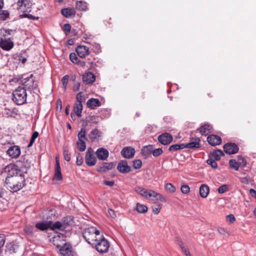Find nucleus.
<instances>
[{
  "label": "nucleus",
  "instance_id": "62",
  "mask_svg": "<svg viewBox=\"0 0 256 256\" xmlns=\"http://www.w3.org/2000/svg\"><path fill=\"white\" fill-rule=\"evenodd\" d=\"M80 83L78 82H76L74 84V86L72 87V90L74 92H76V91H78L80 89Z\"/></svg>",
  "mask_w": 256,
  "mask_h": 256
},
{
  "label": "nucleus",
  "instance_id": "24",
  "mask_svg": "<svg viewBox=\"0 0 256 256\" xmlns=\"http://www.w3.org/2000/svg\"><path fill=\"white\" fill-rule=\"evenodd\" d=\"M22 85V88L25 89L26 92V90L32 91L37 88V85L34 84V81H24Z\"/></svg>",
  "mask_w": 256,
  "mask_h": 256
},
{
  "label": "nucleus",
  "instance_id": "43",
  "mask_svg": "<svg viewBox=\"0 0 256 256\" xmlns=\"http://www.w3.org/2000/svg\"><path fill=\"white\" fill-rule=\"evenodd\" d=\"M229 165L231 168H234L236 170H238L239 166L235 160H230L229 161Z\"/></svg>",
  "mask_w": 256,
  "mask_h": 256
},
{
  "label": "nucleus",
  "instance_id": "33",
  "mask_svg": "<svg viewBox=\"0 0 256 256\" xmlns=\"http://www.w3.org/2000/svg\"><path fill=\"white\" fill-rule=\"evenodd\" d=\"M62 221L65 228H66L68 226L74 223V218L72 216H66L63 218Z\"/></svg>",
  "mask_w": 256,
  "mask_h": 256
},
{
  "label": "nucleus",
  "instance_id": "51",
  "mask_svg": "<svg viewBox=\"0 0 256 256\" xmlns=\"http://www.w3.org/2000/svg\"><path fill=\"white\" fill-rule=\"evenodd\" d=\"M83 162H84V160H83V158L82 156V155L80 153L77 154L76 161V164L78 166H80L83 164Z\"/></svg>",
  "mask_w": 256,
  "mask_h": 256
},
{
  "label": "nucleus",
  "instance_id": "10",
  "mask_svg": "<svg viewBox=\"0 0 256 256\" xmlns=\"http://www.w3.org/2000/svg\"><path fill=\"white\" fill-rule=\"evenodd\" d=\"M117 169L119 172L122 174H127L132 171V168L128 164L126 160H120L117 166Z\"/></svg>",
  "mask_w": 256,
  "mask_h": 256
},
{
  "label": "nucleus",
  "instance_id": "27",
  "mask_svg": "<svg viewBox=\"0 0 256 256\" xmlns=\"http://www.w3.org/2000/svg\"><path fill=\"white\" fill-rule=\"evenodd\" d=\"M224 154L220 150H216L210 154L209 157L214 159L216 160H219L221 156H224Z\"/></svg>",
  "mask_w": 256,
  "mask_h": 256
},
{
  "label": "nucleus",
  "instance_id": "54",
  "mask_svg": "<svg viewBox=\"0 0 256 256\" xmlns=\"http://www.w3.org/2000/svg\"><path fill=\"white\" fill-rule=\"evenodd\" d=\"M70 59L74 64L78 62V58L77 57L76 54L74 52L70 54Z\"/></svg>",
  "mask_w": 256,
  "mask_h": 256
},
{
  "label": "nucleus",
  "instance_id": "56",
  "mask_svg": "<svg viewBox=\"0 0 256 256\" xmlns=\"http://www.w3.org/2000/svg\"><path fill=\"white\" fill-rule=\"evenodd\" d=\"M161 207L160 204H156L152 206V212L156 214H158L160 210Z\"/></svg>",
  "mask_w": 256,
  "mask_h": 256
},
{
  "label": "nucleus",
  "instance_id": "12",
  "mask_svg": "<svg viewBox=\"0 0 256 256\" xmlns=\"http://www.w3.org/2000/svg\"><path fill=\"white\" fill-rule=\"evenodd\" d=\"M14 42L10 38H2L0 40V47L4 50H10L14 47Z\"/></svg>",
  "mask_w": 256,
  "mask_h": 256
},
{
  "label": "nucleus",
  "instance_id": "6",
  "mask_svg": "<svg viewBox=\"0 0 256 256\" xmlns=\"http://www.w3.org/2000/svg\"><path fill=\"white\" fill-rule=\"evenodd\" d=\"M20 252L21 248L18 244L10 242L6 246V253L9 256L18 254Z\"/></svg>",
  "mask_w": 256,
  "mask_h": 256
},
{
  "label": "nucleus",
  "instance_id": "26",
  "mask_svg": "<svg viewBox=\"0 0 256 256\" xmlns=\"http://www.w3.org/2000/svg\"><path fill=\"white\" fill-rule=\"evenodd\" d=\"M86 104L88 108L91 109H94L96 107L100 106L101 105V103L98 100L91 98L88 100Z\"/></svg>",
  "mask_w": 256,
  "mask_h": 256
},
{
  "label": "nucleus",
  "instance_id": "40",
  "mask_svg": "<svg viewBox=\"0 0 256 256\" xmlns=\"http://www.w3.org/2000/svg\"><path fill=\"white\" fill-rule=\"evenodd\" d=\"M136 210L140 213H146L148 211V208L144 204L138 203L136 207Z\"/></svg>",
  "mask_w": 256,
  "mask_h": 256
},
{
  "label": "nucleus",
  "instance_id": "16",
  "mask_svg": "<svg viewBox=\"0 0 256 256\" xmlns=\"http://www.w3.org/2000/svg\"><path fill=\"white\" fill-rule=\"evenodd\" d=\"M76 50L78 55L82 58H85L90 54L88 48L85 46H78Z\"/></svg>",
  "mask_w": 256,
  "mask_h": 256
},
{
  "label": "nucleus",
  "instance_id": "53",
  "mask_svg": "<svg viewBox=\"0 0 256 256\" xmlns=\"http://www.w3.org/2000/svg\"><path fill=\"white\" fill-rule=\"evenodd\" d=\"M180 190L182 193L187 194L190 192V188L188 186L183 184L181 186Z\"/></svg>",
  "mask_w": 256,
  "mask_h": 256
},
{
  "label": "nucleus",
  "instance_id": "1",
  "mask_svg": "<svg viewBox=\"0 0 256 256\" xmlns=\"http://www.w3.org/2000/svg\"><path fill=\"white\" fill-rule=\"evenodd\" d=\"M14 166L8 164L2 170V174H6V183L12 192H17L22 189L26 184L24 176L22 172H17Z\"/></svg>",
  "mask_w": 256,
  "mask_h": 256
},
{
  "label": "nucleus",
  "instance_id": "39",
  "mask_svg": "<svg viewBox=\"0 0 256 256\" xmlns=\"http://www.w3.org/2000/svg\"><path fill=\"white\" fill-rule=\"evenodd\" d=\"M76 8L80 10H86L88 9L87 4L82 1H78L76 4Z\"/></svg>",
  "mask_w": 256,
  "mask_h": 256
},
{
  "label": "nucleus",
  "instance_id": "17",
  "mask_svg": "<svg viewBox=\"0 0 256 256\" xmlns=\"http://www.w3.org/2000/svg\"><path fill=\"white\" fill-rule=\"evenodd\" d=\"M207 141L211 146H215L220 144L222 143V140L220 136L212 134L208 136Z\"/></svg>",
  "mask_w": 256,
  "mask_h": 256
},
{
  "label": "nucleus",
  "instance_id": "47",
  "mask_svg": "<svg viewBox=\"0 0 256 256\" xmlns=\"http://www.w3.org/2000/svg\"><path fill=\"white\" fill-rule=\"evenodd\" d=\"M10 14L7 10H3L0 12V20H5L9 16Z\"/></svg>",
  "mask_w": 256,
  "mask_h": 256
},
{
  "label": "nucleus",
  "instance_id": "5",
  "mask_svg": "<svg viewBox=\"0 0 256 256\" xmlns=\"http://www.w3.org/2000/svg\"><path fill=\"white\" fill-rule=\"evenodd\" d=\"M85 162L89 166H94L96 162V158L94 155V150L90 147L88 148L86 152Z\"/></svg>",
  "mask_w": 256,
  "mask_h": 256
},
{
  "label": "nucleus",
  "instance_id": "49",
  "mask_svg": "<svg viewBox=\"0 0 256 256\" xmlns=\"http://www.w3.org/2000/svg\"><path fill=\"white\" fill-rule=\"evenodd\" d=\"M142 162L140 160H136L132 162V166L135 169H139L142 167Z\"/></svg>",
  "mask_w": 256,
  "mask_h": 256
},
{
  "label": "nucleus",
  "instance_id": "57",
  "mask_svg": "<svg viewBox=\"0 0 256 256\" xmlns=\"http://www.w3.org/2000/svg\"><path fill=\"white\" fill-rule=\"evenodd\" d=\"M228 186L226 184H223L220 186L218 189V192L220 194H223L228 190Z\"/></svg>",
  "mask_w": 256,
  "mask_h": 256
},
{
  "label": "nucleus",
  "instance_id": "58",
  "mask_svg": "<svg viewBox=\"0 0 256 256\" xmlns=\"http://www.w3.org/2000/svg\"><path fill=\"white\" fill-rule=\"evenodd\" d=\"M92 49L96 54L99 53L100 52V44L96 43L94 44V46L92 47Z\"/></svg>",
  "mask_w": 256,
  "mask_h": 256
},
{
  "label": "nucleus",
  "instance_id": "55",
  "mask_svg": "<svg viewBox=\"0 0 256 256\" xmlns=\"http://www.w3.org/2000/svg\"><path fill=\"white\" fill-rule=\"evenodd\" d=\"M64 158L67 162H69L70 160V153L69 152L68 150H64Z\"/></svg>",
  "mask_w": 256,
  "mask_h": 256
},
{
  "label": "nucleus",
  "instance_id": "44",
  "mask_svg": "<svg viewBox=\"0 0 256 256\" xmlns=\"http://www.w3.org/2000/svg\"><path fill=\"white\" fill-rule=\"evenodd\" d=\"M238 164L239 166L245 167L246 165V160L241 156H238Z\"/></svg>",
  "mask_w": 256,
  "mask_h": 256
},
{
  "label": "nucleus",
  "instance_id": "37",
  "mask_svg": "<svg viewBox=\"0 0 256 256\" xmlns=\"http://www.w3.org/2000/svg\"><path fill=\"white\" fill-rule=\"evenodd\" d=\"M150 192L152 193V197L155 198L156 200H160L162 202H166V198L160 194L152 190V192Z\"/></svg>",
  "mask_w": 256,
  "mask_h": 256
},
{
  "label": "nucleus",
  "instance_id": "38",
  "mask_svg": "<svg viewBox=\"0 0 256 256\" xmlns=\"http://www.w3.org/2000/svg\"><path fill=\"white\" fill-rule=\"evenodd\" d=\"M82 80H96V76L92 72H86L82 75Z\"/></svg>",
  "mask_w": 256,
  "mask_h": 256
},
{
  "label": "nucleus",
  "instance_id": "2",
  "mask_svg": "<svg viewBox=\"0 0 256 256\" xmlns=\"http://www.w3.org/2000/svg\"><path fill=\"white\" fill-rule=\"evenodd\" d=\"M100 231L94 227H91L84 229L82 236L85 240L92 246H94L99 239Z\"/></svg>",
  "mask_w": 256,
  "mask_h": 256
},
{
  "label": "nucleus",
  "instance_id": "28",
  "mask_svg": "<svg viewBox=\"0 0 256 256\" xmlns=\"http://www.w3.org/2000/svg\"><path fill=\"white\" fill-rule=\"evenodd\" d=\"M212 128V126L210 124H206L202 126L199 128H198L197 130L202 134L206 136L210 132Z\"/></svg>",
  "mask_w": 256,
  "mask_h": 256
},
{
  "label": "nucleus",
  "instance_id": "50",
  "mask_svg": "<svg viewBox=\"0 0 256 256\" xmlns=\"http://www.w3.org/2000/svg\"><path fill=\"white\" fill-rule=\"evenodd\" d=\"M162 152H163V150H162V148H156V149L153 148L152 154L154 157H158V156H160L162 154Z\"/></svg>",
  "mask_w": 256,
  "mask_h": 256
},
{
  "label": "nucleus",
  "instance_id": "4",
  "mask_svg": "<svg viewBox=\"0 0 256 256\" xmlns=\"http://www.w3.org/2000/svg\"><path fill=\"white\" fill-rule=\"evenodd\" d=\"M93 247L95 248L96 250L100 253H106V252L110 247V244L108 241L106 240L104 238H99V239L97 242H95Z\"/></svg>",
  "mask_w": 256,
  "mask_h": 256
},
{
  "label": "nucleus",
  "instance_id": "61",
  "mask_svg": "<svg viewBox=\"0 0 256 256\" xmlns=\"http://www.w3.org/2000/svg\"><path fill=\"white\" fill-rule=\"evenodd\" d=\"M6 241L5 236L3 234H0V248L4 246Z\"/></svg>",
  "mask_w": 256,
  "mask_h": 256
},
{
  "label": "nucleus",
  "instance_id": "31",
  "mask_svg": "<svg viewBox=\"0 0 256 256\" xmlns=\"http://www.w3.org/2000/svg\"><path fill=\"white\" fill-rule=\"evenodd\" d=\"M4 114L6 118H15L18 114V110L16 108L12 110L6 108L4 110Z\"/></svg>",
  "mask_w": 256,
  "mask_h": 256
},
{
  "label": "nucleus",
  "instance_id": "34",
  "mask_svg": "<svg viewBox=\"0 0 256 256\" xmlns=\"http://www.w3.org/2000/svg\"><path fill=\"white\" fill-rule=\"evenodd\" d=\"M88 136L94 142L100 136V132L98 129L95 128L90 132Z\"/></svg>",
  "mask_w": 256,
  "mask_h": 256
},
{
  "label": "nucleus",
  "instance_id": "46",
  "mask_svg": "<svg viewBox=\"0 0 256 256\" xmlns=\"http://www.w3.org/2000/svg\"><path fill=\"white\" fill-rule=\"evenodd\" d=\"M165 188L169 192H174L176 191V188L171 183H167L165 186Z\"/></svg>",
  "mask_w": 256,
  "mask_h": 256
},
{
  "label": "nucleus",
  "instance_id": "18",
  "mask_svg": "<svg viewBox=\"0 0 256 256\" xmlns=\"http://www.w3.org/2000/svg\"><path fill=\"white\" fill-rule=\"evenodd\" d=\"M135 191L137 194L146 198H150L152 196V193L150 192H152V190H147L140 186L136 187Z\"/></svg>",
  "mask_w": 256,
  "mask_h": 256
},
{
  "label": "nucleus",
  "instance_id": "59",
  "mask_svg": "<svg viewBox=\"0 0 256 256\" xmlns=\"http://www.w3.org/2000/svg\"><path fill=\"white\" fill-rule=\"evenodd\" d=\"M22 18H27L29 19L33 20H38V17L34 16L30 14H24L22 15Z\"/></svg>",
  "mask_w": 256,
  "mask_h": 256
},
{
  "label": "nucleus",
  "instance_id": "15",
  "mask_svg": "<svg viewBox=\"0 0 256 256\" xmlns=\"http://www.w3.org/2000/svg\"><path fill=\"white\" fill-rule=\"evenodd\" d=\"M96 154L98 160H105L108 156L109 152L106 149L100 148L97 150L96 152Z\"/></svg>",
  "mask_w": 256,
  "mask_h": 256
},
{
  "label": "nucleus",
  "instance_id": "25",
  "mask_svg": "<svg viewBox=\"0 0 256 256\" xmlns=\"http://www.w3.org/2000/svg\"><path fill=\"white\" fill-rule=\"evenodd\" d=\"M153 148L154 147L152 145L144 146L141 150V154L145 158H146L152 154Z\"/></svg>",
  "mask_w": 256,
  "mask_h": 256
},
{
  "label": "nucleus",
  "instance_id": "36",
  "mask_svg": "<svg viewBox=\"0 0 256 256\" xmlns=\"http://www.w3.org/2000/svg\"><path fill=\"white\" fill-rule=\"evenodd\" d=\"M184 144H174L171 145L169 148L168 150L170 152H174L179 150H182L184 148Z\"/></svg>",
  "mask_w": 256,
  "mask_h": 256
},
{
  "label": "nucleus",
  "instance_id": "9",
  "mask_svg": "<svg viewBox=\"0 0 256 256\" xmlns=\"http://www.w3.org/2000/svg\"><path fill=\"white\" fill-rule=\"evenodd\" d=\"M158 140L161 144L168 145L172 141L173 137L170 134L164 132L158 136Z\"/></svg>",
  "mask_w": 256,
  "mask_h": 256
},
{
  "label": "nucleus",
  "instance_id": "8",
  "mask_svg": "<svg viewBox=\"0 0 256 256\" xmlns=\"http://www.w3.org/2000/svg\"><path fill=\"white\" fill-rule=\"evenodd\" d=\"M224 150L226 154H232L237 153L238 152L239 148L238 146L233 142H228L223 146Z\"/></svg>",
  "mask_w": 256,
  "mask_h": 256
},
{
  "label": "nucleus",
  "instance_id": "63",
  "mask_svg": "<svg viewBox=\"0 0 256 256\" xmlns=\"http://www.w3.org/2000/svg\"><path fill=\"white\" fill-rule=\"evenodd\" d=\"M64 31L66 32H70L71 30V26L68 24H64Z\"/></svg>",
  "mask_w": 256,
  "mask_h": 256
},
{
  "label": "nucleus",
  "instance_id": "30",
  "mask_svg": "<svg viewBox=\"0 0 256 256\" xmlns=\"http://www.w3.org/2000/svg\"><path fill=\"white\" fill-rule=\"evenodd\" d=\"M209 187L206 184H202L200 187V194L203 198H206L207 197L209 193Z\"/></svg>",
  "mask_w": 256,
  "mask_h": 256
},
{
  "label": "nucleus",
  "instance_id": "45",
  "mask_svg": "<svg viewBox=\"0 0 256 256\" xmlns=\"http://www.w3.org/2000/svg\"><path fill=\"white\" fill-rule=\"evenodd\" d=\"M100 118L97 116H90L88 122H90L94 124H96L100 120Z\"/></svg>",
  "mask_w": 256,
  "mask_h": 256
},
{
  "label": "nucleus",
  "instance_id": "7",
  "mask_svg": "<svg viewBox=\"0 0 256 256\" xmlns=\"http://www.w3.org/2000/svg\"><path fill=\"white\" fill-rule=\"evenodd\" d=\"M18 10L21 12L30 11L32 4L30 0H19L17 2Z\"/></svg>",
  "mask_w": 256,
  "mask_h": 256
},
{
  "label": "nucleus",
  "instance_id": "48",
  "mask_svg": "<svg viewBox=\"0 0 256 256\" xmlns=\"http://www.w3.org/2000/svg\"><path fill=\"white\" fill-rule=\"evenodd\" d=\"M214 160H215L214 159L210 157L209 158L206 160V163L210 165L212 168L216 169L218 168V164L214 162Z\"/></svg>",
  "mask_w": 256,
  "mask_h": 256
},
{
  "label": "nucleus",
  "instance_id": "32",
  "mask_svg": "<svg viewBox=\"0 0 256 256\" xmlns=\"http://www.w3.org/2000/svg\"><path fill=\"white\" fill-rule=\"evenodd\" d=\"M62 14L66 18L73 17L76 14L74 8H64L62 10Z\"/></svg>",
  "mask_w": 256,
  "mask_h": 256
},
{
  "label": "nucleus",
  "instance_id": "64",
  "mask_svg": "<svg viewBox=\"0 0 256 256\" xmlns=\"http://www.w3.org/2000/svg\"><path fill=\"white\" fill-rule=\"evenodd\" d=\"M108 214L112 218H115L116 217V214H115V212L112 209H108Z\"/></svg>",
  "mask_w": 256,
  "mask_h": 256
},
{
  "label": "nucleus",
  "instance_id": "29",
  "mask_svg": "<svg viewBox=\"0 0 256 256\" xmlns=\"http://www.w3.org/2000/svg\"><path fill=\"white\" fill-rule=\"evenodd\" d=\"M66 229L62 220L60 221H57L54 224L52 222L51 230H58L60 231H64Z\"/></svg>",
  "mask_w": 256,
  "mask_h": 256
},
{
  "label": "nucleus",
  "instance_id": "19",
  "mask_svg": "<svg viewBox=\"0 0 256 256\" xmlns=\"http://www.w3.org/2000/svg\"><path fill=\"white\" fill-rule=\"evenodd\" d=\"M56 162L55 172L54 178L56 180L59 181L62 180V177L61 173L60 164L58 157H56Z\"/></svg>",
  "mask_w": 256,
  "mask_h": 256
},
{
  "label": "nucleus",
  "instance_id": "23",
  "mask_svg": "<svg viewBox=\"0 0 256 256\" xmlns=\"http://www.w3.org/2000/svg\"><path fill=\"white\" fill-rule=\"evenodd\" d=\"M51 224L52 221L50 220L42 221L37 223L36 224V227L41 230H47L49 228L51 229Z\"/></svg>",
  "mask_w": 256,
  "mask_h": 256
},
{
  "label": "nucleus",
  "instance_id": "3",
  "mask_svg": "<svg viewBox=\"0 0 256 256\" xmlns=\"http://www.w3.org/2000/svg\"><path fill=\"white\" fill-rule=\"evenodd\" d=\"M27 94L25 89L18 86L12 92V100L18 105L23 104L26 102Z\"/></svg>",
  "mask_w": 256,
  "mask_h": 256
},
{
  "label": "nucleus",
  "instance_id": "14",
  "mask_svg": "<svg viewBox=\"0 0 256 256\" xmlns=\"http://www.w3.org/2000/svg\"><path fill=\"white\" fill-rule=\"evenodd\" d=\"M200 140L199 138H192L190 142L184 144V148H199L200 146Z\"/></svg>",
  "mask_w": 256,
  "mask_h": 256
},
{
  "label": "nucleus",
  "instance_id": "21",
  "mask_svg": "<svg viewBox=\"0 0 256 256\" xmlns=\"http://www.w3.org/2000/svg\"><path fill=\"white\" fill-rule=\"evenodd\" d=\"M116 166L114 162L104 163V165L97 168L96 170L100 172H106L108 170H112Z\"/></svg>",
  "mask_w": 256,
  "mask_h": 256
},
{
  "label": "nucleus",
  "instance_id": "11",
  "mask_svg": "<svg viewBox=\"0 0 256 256\" xmlns=\"http://www.w3.org/2000/svg\"><path fill=\"white\" fill-rule=\"evenodd\" d=\"M6 154L12 158H16L20 154V147L18 146H12L7 150Z\"/></svg>",
  "mask_w": 256,
  "mask_h": 256
},
{
  "label": "nucleus",
  "instance_id": "41",
  "mask_svg": "<svg viewBox=\"0 0 256 256\" xmlns=\"http://www.w3.org/2000/svg\"><path fill=\"white\" fill-rule=\"evenodd\" d=\"M86 130L84 128H82L80 130L78 134V140H87V138L86 136Z\"/></svg>",
  "mask_w": 256,
  "mask_h": 256
},
{
  "label": "nucleus",
  "instance_id": "35",
  "mask_svg": "<svg viewBox=\"0 0 256 256\" xmlns=\"http://www.w3.org/2000/svg\"><path fill=\"white\" fill-rule=\"evenodd\" d=\"M82 104L81 103H78L75 104L74 106L73 110L76 115L78 117H80L82 116Z\"/></svg>",
  "mask_w": 256,
  "mask_h": 256
},
{
  "label": "nucleus",
  "instance_id": "13",
  "mask_svg": "<svg viewBox=\"0 0 256 256\" xmlns=\"http://www.w3.org/2000/svg\"><path fill=\"white\" fill-rule=\"evenodd\" d=\"M135 150L131 146H126L122 148L121 154L124 158H132L135 154Z\"/></svg>",
  "mask_w": 256,
  "mask_h": 256
},
{
  "label": "nucleus",
  "instance_id": "52",
  "mask_svg": "<svg viewBox=\"0 0 256 256\" xmlns=\"http://www.w3.org/2000/svg\"><path fill=\"white\" fill-rule=\"evenodd\" d=\"M76 99L78 103L82 104V102L84 100L85 98L82 95V92H79L76 96Z\"/></svg>",
  "mask_w": 256,
  "mask_h": 256
},
{
  "label": "nucleus",
  "instance_id": "20",
  "mask_svg": "<svg viewBox=\"0 0 256 256\" xmlns=\"http://www.w3.org/2000/svg\"><path fill=\"white\" fill-rule=\"evenodd\" d=\"M25 160V158H24V160ZM27 160L25 162L24 161L22 160H18L16 163L14 164H10L16 166L14 168V170H16V172H21V171L24 169L26 168L28 166H27Z\"/></svg>",
  "mask_w": 256,
  "mask_h": 256
},
{
  "label": "nucleus",
  "instance_id": "60",
  "mask_svg": "<svg viewBox=\"0 0 256 256\" xmlns=\"http://www.w3.org/2000/svg\"><path fill=\"white\" fill-rule=\"evenodd\" d=\"M226 220L230 223H234L236 220L234 216L232 214L228 215L226 216Z\"/></svg>",
  "mask_w": 256,
  "mask_h": 256
},
{
  "label": "nucleus",
  "instance_id": "42",
  "mask_svg": "<svg viewBox=\"0 0 256 256\" xmlns=\"http://www.w3.org/2000/svg\"><path fill=\"white\" fill-rule=\"evenodd\" d=\"M78 148L80 152H84L86 150V145L84 140H78L76 142Z\"/></svg>",
  "mask_w": 256,
  "mask_h": 256
},
{
  "label": "nucleus",
  "instance_id": "22",
  "mask_svg": "<svg viewBox=\"0 0 256 256\" xmlns=\"http://www.w3.org/2000/svg\"><path fill=\"white\" fill-rule=\"evenodd\" d=\"M60 254L64 256H72L71 246L69 244H64L60 249Z\"/></svg>",
  "mask_w": 256,
  "mask_h": 256
}]
</instances>
